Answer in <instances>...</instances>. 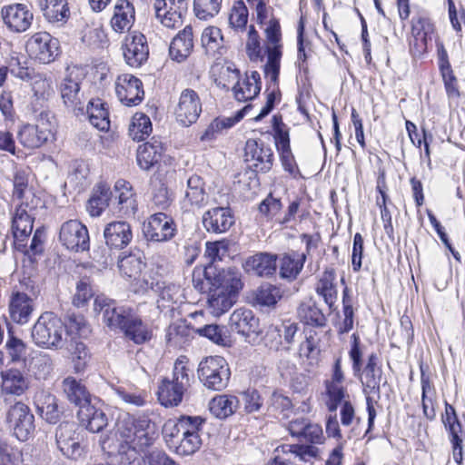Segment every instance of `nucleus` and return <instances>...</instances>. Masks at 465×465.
I'll list each match as a JSON object with an SVG mask.
<instances>
[{
	"label": "nucleus",
	"mask_w": 465,
	"mask_h": 465,
	"mask_svg": "<svg viewBox=\"0 0 465 465\" xmlns=\"http://www.w3.org/2000/svg\"><path fill=\"white\" fill-rule=\"evenodd\" d=\"M306 260L304 253H285L280 259V276L293 281L300 274Z\"/></svg>",
	"instance_id": "44"
},
{
	"label": "nucleus",
	"mask_w": 465,
	"mask_h": 465,
	"mask_svg": "<svg viewBox=\"0 0 465 465\" xmlns=\"http://www.w3.org/2000/svg\"><path fill=\"white\" fill-rule=\"evenodd\" d=\"M8 310L13 322L18 324H25L29 322L34 312V302L26 293L14 292L9 298Z\"/></svg>",
	"instance_id": "25"
},
{
	"label": "nucleus",
	"mask_w": 465,
	"mask_h": 465,
	"mask_svg": "<svg viewBox=\"0 0 465 465\" xmlns=\"http://www.w3.org/2000/svg\"><path fill=\"white\" fill-rule=\"evenodd\" d=\"M131 287L135 293H144L149 290L158 292L161 281L153 269L146 268L131 282Z\"/></svg>",
	"instance_id": "52"
},
{
	"label": "nucleus",
	"mask_w": 465,
	"mask_h": 465,
	"mask_svg": "<svg viewBox=\"0 0 465 465\" xmlns=\"http://www.w3.org/2000/svg\"><path fill=\"white\" fill-rule=\"evenodd\" d=\"M123 54L130 66H141L147 60L149 54L145 36L139 33L128 35L123 45Z\"/></svg>",
	"instance_id": "22"
},
{
	"label": "nucleus",
	"mask_w": 465,
	"mask_h": 465,
	"mask_svg": "<svg viewBox=\"0 0 465 465\" xmlns=\"http://www.w3.org/2000/svg\"><path fill=\"white\" fill-rule=\"evenodd\" d=\"M64 323L54 312H45L40 315L32 329L34 342L45 349H60L64 343Z\"/></svg>",
	"instance_id": "2"
},
{
	"label": "nucleus",
	"mask_w": 465,
	"mask_h": 465,
	"mask_svg": "<svg viewBox=\"0 0 465 465\" xmlns=\"http://www.w3.org/2000/svg\"><path fill=\"white\" fill-rule=\"evenodd\" d=\"M189 369L183 361H177L173 367L172 380L163 379L159 385L157 395L160 403L165 407L181 403L184 391L190 386Z\"/></svg>",
	"instance_id": "3"
},
{
	"label": "nucleus",
	"mask_w": 465,
	"mask_h": 465,
	"mask_svg": "<svg viewBox=\"0 0 465 465\" xmlns=\"http://www.w3.org/2000/svg\"><path fill=\"white\" fill-rule=\"evenodd\" d=\"M64 326L68 333L78 335L79 337H86L90 332L86 321L81 314H68Z\"/></svg>",
	"instance_id": "63"
},
{
	"label": "nucleus",
	"mask_w": 465,
	"mask_h": 465,
	"mask_svg": "<svg viewBox=\"0 0 465 465\" xmlns=\"http://www.w3.org/2000/svg\"><path fill=\"white\" fill-rule=\"evenodd\" d=\"M198 376L207 389L222 391L225 389L229 383L231 371L224 358L211 356L200 362Z\"/></svg>",
	"instance_id": "4"
},
{
	"label": "nucleus",
	"mask_w": 465,
	"mask_h": 465,
	"mask_svg": "<svg viewBox=\"0 0 465 465\" xmlns=\"http://www.w3.org/2000/svg\"><path fill=\"white\" fill-rule=\"evenodd\" d=\"M159 298L157 299V305L160 309H173V305L178 303L181 300L180 287L161 282V287L158 292Z\"/></svg>",
	"instance_id": "54"
},
{
	"label": "nucleus",
	"mask_w": 465,
	"mask_h": 465,
	"mask_svg": "<svg viewBox=\"0 0 465 465\" xmlns=\"http://www.w3.org/2000/svg\"><path fill=\"white\" fill-rule=\"evenodd\" d=\"M62 388L67 399L81 408V405L90 402V395L83 385L74 377H67L62 382Z\"/></svg>",
	"instance_id": "48"
},
{
	"label": "nucleus",
	"mask_w": 465,
	"mask_h": 465,
	"mask_svg": "<svg viewBox=\"0 0 465 465\" xmlns=\"http://www.w3.org/2000/svg\"><path fill=\"white\" fill-rule=\"evenodd\" d=\"M59 241L66 249L74 252H84L90 246L88 230L78 220H69L61 225Z\"/></svg>",
	"instance_id": "10"
},
{
	"label": "nucleus",
	"mask_w": 465,
	"mask_h": 465,
	"mask_svg": "<svg viewBox=\"0 0 465 465\" xmlns=\"http://www.w3.org/2000/svg\"><path fill=\"white\" fill-rule=\"evenodd\" d=\"M122 331L125 337L136 344H143L150 341L153 335L150 326L143 322L134 311Z\"/></svg>",
	"instance_id": "37"
},
{
	"label": "nucleus",
	"mask_w": 465,
	"mask_h": 465,
	"mask_svg": "<svg viewBox=\"0 0 465 465\" xmlns=\"http://www.w3.org/2000/svg\"><path fill=\"white\" fill-rule=\"evenodd\" d=\"M193 28L187 25L173 39L169 48L172 59L182 62L190 55L193 47Z\"/></svg>",
	"instance_id": "32"
},
{
	"label": "nucleus",
	"mask_w": 465,
	"mask_h": 465,
	"mask_svg": "<svg viewBox=\"0 0 465 465\" xmlns=\"http://www.w3.org/2000/svg\"><path fill=\"white\" fill-rule=\"evenodd\" d=\"M113 193L106 183H98L88 201L87 209L90 215L94 217L100 216L103 211L109 205Z\"/></svg>",
	"instance_id": "46"
},
{
	"label": "nucleus",
	"mask_w": 465,
	"mask_h": 465,
	"mask_svg": "<svg viewBox=\"0 0 465 465\" xmlns=\"http://www.w3.org/2000/svg\"><path fill=\"white\" fill-rule=\"evenodd\" d=\"M267 63L264 65L265 77L276 83L280 74L282 58V32L279 20L270 19L265 28Z\"/></svg>",
	"instance_id": "5"
},
{
	"label": "nucleus",
	"mask_w": 465,
	"mask_h": 465,
	"mask_svg": "<svg viewBox=\"0 0 465 465\" xmlns=\"http://www.w3.org/2000/svg\"><path fill=\"white\" fill-rule=\"evenodd\" d=\"M1 16L5 25L13 33H24L33 23L34 14L25 4H11L1 9Z\"/></svg>",
	"instance_id": "17"
},
{
	"label": "nucleus",
	"mask_w": 465,
	"mask_h": 465,
	"mask_svg": "<svg viewBox=\"0 0 465 465\" xmlns=\"http://www.w3.org/2000/svg\"><path fill=\"white\" fill-rule=\"evenodd\" d=\"M297 315L302 322L313 327H323L326 325V317L312 299L300 303L297 308Z\"/></svg>",
	"instance_id": "43"
},
{
	"label": "nucleus",
	"mask_w": 465,
	"mask_h": 465,
	"mask_svg": "<svg viewBox=\"0 0 465 465\" xmlns=\"http://www.w3.org/2000/svg\"><path fill=\"white\" fill-rule=\"evenodd\" d=\"M280 289L272 284H263L255 292V301L262 306H272L281 299Z\"/></svg>",
	"instance_id": "58"
},
{
	"label": "nucleus",
	"mask_w": 465,
	"mask_h": 465,
	"mask_svg": "<svg viewBox=\"0 0 465 465\" xmlns=\"http://www.w3.org/2000/svg\"><path fill=\"white\" fill-rule=\"evenodd\" d=\"M235 296L213 289L208 300L209 308L213 315L219 316L227 312L234 303Z\"/></svg>",
	"instance_id": "55"
},
{
	"label": "nucleus",
	"mask_w": 465,
	"mask_h": 465,
	"mask_svg": "<svg viewBox=\"0 0 465 465\" xmlns=\"http://www.w3.org/2000/svg\"><path fill=\"white\" fill-rule=\"evenodd\" d=\"M229 326L249 342L254 341L261 333L259 319L252 311L245 308L237 309L231 314Z\"/></svg>",
	"instance_id": "18"
},
{
	"label": "nucleus",
	"mask_w": 465,
	"mask_h": 465,
	"mask_svg": "<svg viewBox=\"0 0 465 465\" xmlns=\"http://www.w3.org/2000/svg\"><path fill=\"white\" fill-rule=\"evenodd\" d=\"M208 201L204 182L198 175L191 176L187 181V189L183 199L184 206L202 208Z\"/></svg>",
	"instance_id": "33"
},
{
	"label": "nucleus",
	"mask_w": 465,
	"mask_h": 465,
	"mask_svg": "<svg viewBox=\"0 0 465 465\" xmlns=\"http://www.w3.org/2000/svg\"><path fill=\"white\" fill-rule=\"evenodd\" d=\"M163 435L166 445L173 450L183 436L180 420H168L163 427Z\"/></svg>",
	"instance_id": "62"
},
{
	"label": "nucleus",
	"mask_w": 465,
	"mask_h": 465,
	"mask_svg": "<svg viewBox=\"0 0 465 465\" xmlns=\"http://www.w3.org/2000/svg\"><path fill=\"white\" fill-rule=\"evenodd\" d=\"M1 394L4 397H19L25 393L30 386V379L17 369L1 372Z\"/></svg>",
	"instance_id": "23"
},
{
	"label": "nucleus",
	"mask_w": 465,
	"mask_h": 465,
	"mask_svg": "<svg viewBox=\"0 0 465 465\" xmlns=\"http://www.w3.org/2000/svg\"><path fill=\"white\" fill-rule=\"evenodd\" d=\"M35 405L39 415L48 423L55 424L59 421L62 411L54 395L41 391L35 396Z\"/></svg>",
	"instance_id": "28"
},
{
	"label": "nucleus",
	"mask_w": 465,
	"mask_h": 465,
	"mask_svg": "<svg viewBox=\"0 0 465 465\" xmlns=\"http://www.w3.org/2000/svg\"><path fill=\"white\" fill-rule=\"evenodd\" d=\"M118 268L121 274L133 282L146 269L144 256L140 251L132 252L119 259Z\"/></svg>",
	"instance_id": "36"
},
{
	"label": "nucleus",
	"mask_w": 465,
	"mask_h": 465,
	"mask_svg": "<svg viewBox=\"0 0 465 465\" xmlns=\"http://www.w3.org/2000/svg\"><path fill=\"white\" fill-rule=\"evenodd\" d=\"M335 280L336 274L334 270L326 269L316 284V292L323 298L324 302L329 306L330 310H333L337 300L338 292Z\"/></svg>",
	"instance_id": "41"
},
{
	"label": "nucleus",
	"mask_w": 465,
	"mask_h": 465,
	"mask_svg": "<svg viewBox=\"0 0 465 465\" xmlns=\"http://www.w3.org/2000/svg\"><path fill=\"white\" fill-rule=\"evenodd\" d=\"M213 286L215 290L236 297L242 287L239 272L232 269H223L214 277Z\"/></svg>",
	"instance_id": "38"
},
{
	"label": "nucleus",
	"mask_w": 465,
	"mask_h": 465,
	"mask_svg": "<svg viewBox=\"0 0 465 465\" xmlns=\"http://www.w3.org/2000/svg\"><path fill=\"white\" fill-rule=\"evenodd\" d=\"M156 19L167 28L181 26L188 10L186 0H154Z\"/></svg>",
	"instance_id": "11"
},
{
	"label": "nucleus",
	"mask_w": 465,
	"mask_h": 465,
	"mask_svg": "<svg viewBox=\"0 0 465 465\" xmlns=\"http://www.w3.org/2000/svg\"><path fill=\"white\" fill-rule=\"evenodd\" d=\"M234 223V217L230 208L215 207L203 213V224L209 232L223 233Z\"/></svg>",
	"instance_id": "24"
},
{
	"label": "nucleus",
	"mask_w": 465,
	"mask_h": 465,
	"mask_svg": "<svg viewBox=\"0 0 465 465\" xmlns=\"http://www.w3.org/2000/svg\"><path fill=\"white\" fill-rule=\"evenodd\" d=\"M134 8L129 1H117L111 19L112 28L117 33L129 31L134 22Z\"/></svg>",
	"instance_id": "34"
},
{
	"label": "nucleus",
	"mask_w": 465,
	"mask_h": 465,
	"mask_svg": "<svg viewBox=\"0 0 465 465\" xmlns=\"http://www.w3.org/2000/svg\"><path fill=\"white\" fill-rule=\"evenodd\" d=\"M202 46L208 55L216 59L221 57L226 50L221 29L215 26L206 27L202 34Z\"/></svg>",
	"instance_id": "39"
},
{
	"label": "nucleus",
	"mask_w": 465,
	"mask_h": 465,
	"mask_svg": "<svg viewBox=\"0 0 465 465\" xmlns=\"http://www.w3.org/2000/svg\"><path fill=\"white\" fill-rule=\"evenodd\" d=\"M94 296V292L88 279L80 280L75 288V293L73 297V304L78 308L87 304Z\"/></svg>",
	"instance_id": "64"
},
{
	"label": "nucleus",
	"mask_w": 465,
	"mask_h": 465,
	"mask_svg": "<svg viewBox=\"0 0 465 465\" xmlns=\"http://www.w3.org/2000/svg\"><path fill=\"white\" fill-rule=\"evenodd\" d=\"M338 408H340L339 415L341 426L343 428H351L347 434V439H360L361 431H358V427L361 423V418L356 415L353 404L351 401H344L341 405H339Z\"/></svg>",
	"instance_id": "47"
},
{
	"label": "nucleus",
	"mask_w": 465,
	"mask_h": 465,
	"mask_svg": "<svg viewBox=\"0 0 465 465\" xmlns=\"http://www.w3.org/2000/svg\"><path fill=\"white\" fill-rule=\"evenodd\" d=\"M6 419L14 434L21 441L26 440L35 430V416L30 408L21 401L11 406Z\"/></svg>",
	"instance_id": "12"
},
{
	"label": "nucleus",
	"mask_w": 465,
	"mask_h": 465,
	"mask_svg": "<svg viewBox=\"0 0 465 465\" xmlns=\"http://www.w3.org/2000/svg\"><path fill=\"white\" fill-rule=\"evenodd\" d=\"M45 18L50 23H64L70 15L67 0H36Z\"/></svg>",
	"instance_id": "35"
},
{
	"label": "nucleus",
	"mask_w": 465,
	"mask_h": 465,
	"mask_svg": "<svg viewBox=\"0 0 465 465\" xmlns=\"http://www.w3.org/2000/svg\"><path fill=\"white\" fill-rule=\"evenodd\" d=\"M155 435V424L148 416L123 413L116 420L112 436L101 440V447L109 455L121 456L122 462H130L153 443Z\"/></svg>",
	"instance_id": "1"
},
{
	"label": "nucleus",
	"mask_w": 465,
	"mask_h": 465,
	"mask_svg": "<svg viewBox=\"0 0 465 465\" xmlns=\"http://www.w3.org/2000/svg\"><path fill=\"white\" fill-rule=\"evenodd\" d=\"M143 234L148 241L155 242H168L177 232L173 219L164 213L152 214L143 224Z\"/></svg>",
	"instance_id": "9"
},
{
	"label": "nucleus",
	"mask_w": 465,
	"mask_h": 465,
	"mask_svg": "<svg viewBox=\"0 0 465 465\" xmlns=\"http://www.w3.org/2000/svg\"><path fill=\"white\" fill-rule=\"evenodd\" d=\"M82 80L83 74L79 68H68L59 86L64 104L74 110L84 111L83 94L80 91Z\"/></svg>",
	"instance_id": "13"
},
{
	"label": "nucleus",
	"mask_w": 465,
	"mask_h": 465,
	"mask_svg": "<svg viewBox=\"0 0 465 465\" xmlns=\"http://www.w3.org/2000/svg\"><path fill=\"white\" fill-rule=\"evenodd\" d=\"M34 218L26 210V206L20 204L15 208L12 220V232L15 240L23 242L33 231Z\"/></svg>",
	"instance_id": "40"
},
{
	"label": "nucleus",
	"mask_w": 465,
	"mask_h": 465,
	"mask_svg": "<svg viewBox=\"0 0 465 465\" xmlns=\"http://www.w3.org/2000/svg\"><path fill=\"white\" fill-rule=\"evenodd\" d=\"M223 0H194L193 8L199 19L207 20L216 15L221 9Z\"/></svg>",
	"instance_id": "57"
},
{
	"label": "nucleus",
	"mask_w": 465,
	"mask_h": 465,
	"mask_svg": "<svg viewBox=\"0 0 465 465\" xmlns=\"http://www.w3.org/2000/svg\"><path fill=\"white\" fill-rule=\"evenodd\" d=\"M226 71L231 73L232 79L237 82L232 87L235 98L240 102H246L255 98L261 91V77L257 71L246 74L245 77L240 79V71L232 66H227Z\"/></svg>",
	"instance_id": "20"
},
{
	"label": "nucleus",
	"mask_w": 465,
	"mask_h": 465,
	"mask_svg": "<svg viewBox=\"0 0 465 465\" xmlns=\"http://www.w3.org/2000/svg\"><path fill=\"white\" fill-rule=\"evenodd\" d=\"M55 442L62 454L72 460L79 459L84 451L83 436L73 422H63L56 428Z\"/></svg>",
	"instance_id": "6"
},
{
	"label": "nucleus",
	"mask_w": 465,
	"mask_h": 465,
	"mask_svg": "<svg viewBox=\"0 0 465 465\" xmlns=\"http://www.w3.org/2000/svg\"><path fill=\"white\" fill-rule=\"evenodd\" d=\"M325 391L327 395V408L331 412H335L344 401H350V395L343 383L325 382Z\"/></svg>",
	"instance_id": "53"
},
{
	"label": "nucleus",
	"mask_w": 465,
	"mask_h": 465,
	"mask_svg": "<svg viewBox=\"0 0 465 465\" xmlns=\"http://www.w3.org/2000/svg\"><path fill=\"white\" fill-rule=\"evenodd\" d=\"M276 451H282L284 454H294L305 462H309L312 459H320L322 454V450L320 447L303 444H283L278 447Z\"/></svg>",
	"instance_id": "50"
},
{
	"label": "nucleus",
	"mask_w": 465,
	"mask_h": 465,
	"mask_svg": "<svg viewBox=\"0 0 465 465\" xmlns=\"http://www.w3.org/2000/svg\"><path fill=\"white\" fill-rule=\"evenodd\" d=\"M379 359L375 353L368 357L366 365L361 370L360 379L364 391L369 394H379L382 380V370L378 364Z\"/></svg>",
	"instance_id": "26"
},
{
	"label": "nucleus",
	"mask_w": 465,
	"mask_h": 465,
	"mask_svg": "<svg viewBox=\"0 0 465 465\" xmlns=\"http://www.w3.org/2000/svg\"><path fill=\"white\" fill-rule=\"evenodd\" d=\"M77 417L81 425L94 433L101 431L108 423L106 414L91 402L81 405Z\"/></svg>",
	"instance_id": "30"
},
{
	"label": "nucleus",
	"mask_w": 465,
	"mask_h": 465,
	"mask_svg": "<svg viewBox=\"0 0 465 465\" xmlns=\"http://www.w3.org/2000/svg\"><path fill=\"white\" fill-rule=\"evenodd\" d=\"M153 126L150 118L143 113L134 114L129 125V136L134 141H143L150 135Z\"/></svg>",
	"instance_id": "51"
},
{
	"label": "nucleus",
	"mask_w": 465,
	"mask_h": 465,
	"mask_svg": "<svg viewBox=\"0 0 465 465\" xmlns=\"http://www.w3.org/2000/svg\"><path fill=\"white\" fill-rule=\"evenodd\" d=\"M153 205L159 210H167L173 201V194L162 181L153 183L152 198Z\"/></svg>",
	"instance_id": "56"
},
{
	"label": "nucleus",
	"mask_w": 465,
	"mask_h": 465,
	"mask_svg": "<svg viewBox=\"0 0 465 465\" xmlns=\"http://www.w3.org/2000/svg\"><path fill=\"white\" fill-rule=\"evenodd\" d=\"M195 331L200 336L206 337L218 345L225 346L229 342L224 327L217 324H207L203 327L197 328Z\"/></svg>",
	"instance_id": "59"
},
{
	"label": "nucleus",
	"mask_w": 465,
	"mask_h": 465,
	"mask_svg": "<svg viewBox=\"0 0 465 465\" xmlns=\"http://www.w3.org/2000/svg\"><path fill=\"white\" fill-rule=\"evenodd\" d=\"M163 151L162 142L155 138H152L150 142L140 145L137 150V163L139 166L143 170H149L161 161Z\"/></svg>",
	"instance_id": "31"
},
{
	"label": "nucleus",
	"mask_w": 465,
	"mask_h": 465,
	"mask_svg": "<svg viewBox=\"0 0 465 465\" xmlns=\"http://www.w3.org/2000/svg\"><path fill=\"white\" fill-rule=\"evenodd\" d=\"M248 21V9L244 3L236 1L229 15V24L234 29H244Z\"/></svg>",
	"instance_id": "61"
},
{
	"label": "nucleus",
	"mask_w": 465,
	"mask_h": 465,
	"mask_svg": "<svg viewBox=\"0 0 465 465\" xmlns=\"http://www.w3.org/2000/svg\"><path fill=\"white\" fill-rule=\"evenodd\" d=\"M94 310L102 313L104 322L111 329L124 330L129 321L134 310L130 307H117L114 301L104 296H97L94 299Z\"/></svg>",
	"instance_id": "7"
},
{
	"label": "nucleus",
	"mask_w": 465,
	"mask_h": 465,
	"mask_svg": "<svg viewBox=\"0 0 465 465\" xmlns=\"http://www.w3.org/2000/svg\"><path fill=\"white\" fill-rule=\"evenodd\" d=\"M115 92L121 103L127 106L139 104L144 96L142 81L129 74H123L117 77Z\"/></svg>",
	"instance_id": "19"
},
{
	"label": "nucleus",
	"mask_w": 465,
	"mask_h": 465,
	"mask_svg": "<svg viewBox=\"0 0 465 465\" xmlns=\"http://www.w3.org/2000/svg\"><path fill=\"white\" fill-rule=\"evenodd\" d=\"M276 254L259 252L246 259L244 269L247 272L257 276H271L276 272Z\"/></svg>",
	"instance_id": "29"
},
{
	"label": "nucleus",
	"mask_w": 465,
	"mask_h": 465,
	"mask_svg": "<svg viewBox=\"0 0 465 465\" xmlns=\"http://www.w3.org/2000/svg\"><path fill=\"white\" fill-rule=\"evenodd\" d=\"M240 401L234 395L221 394L213 397L209 402L211 413L218 419L232 416L239 408Z\"/></svg>",
	"instance_id": "42"
},
{
	"label": "nucleus",
	"mask_w": 465,
	"mask_h": 465,
	"mask_svg": "<svg viewBox=\"0 0 465 465\" xmlns=\"http://www.w3.org/2000/svg\"><path fill=\"white\" fill-rule=\"evenodd\" d=\"M28 54L42 64L53 62L59 53V41L46 32L33 35L26 42Z\"/></svg>",
	"instance_id": "8"
},
{
	"label": "nucleus",
	"mask_w": 465,
	"mask_h": 465,
	"mask_svg": "<svg viewBox=\"0 0 465 465\" xmlns=\"http://www.w3.org/2000/svg\"><path fill=\"white\" fill-rule=\"evenodd\" d=\"M243 111H239L234 116H220L213 119L202 134L201 140H214L218 135L223 134V132L232 128L235 124L241 121L243 118Z\"/></svg>",
	"instance_id": "45"
},
{
	"label": "nucleus",
	"mask_w": 465,
	"mask_h": 465,
	"mask_svg": "<svg viewBox=\"0 0 465 465\" xmlns=\"http://www.w3.org/2000/svg\"><path fill=\"white\" fill-rule=\"evenodd\" d=\"M52 134L51 124L45 119L44 113L35 124L23 125L17 134L19 143L25 148L35 149L47 142Z\"/></svg>",
	"instance_id": "16"
},
{
	"label": "nucleus",
	"mask_w": 465,
	"mask_h": 465,
	"mask_svg": "<svg viewBox=\"0 0 465 465\" xmlns=\"http://www.w3.org/2000/svg\"><path fill=\"white\" fill-rule=\"evenodd\" d=\"M86 114L89 121L100 131H106L110 128L109 114L104 104L100 100L90 101L86 107Z\"/></svg>",
	"instance_id": "49"
},
{
	"label": "nucleus",
	"mask_w": 465,
	"mask_h": 465,
	"mask_svg": "<svg viewBox=\"0 0 465 465\" xmlns=\"http://www.w3.org/2000/svg\"><path fill=\"white\" fill-rule=\"evenodd\" d=\"M244 160L254 172L267 173L273 164V153L262 141L250 139L245 143Z\"/></svg>",
	"instance_id": "15"
},
{
	"label": "nucleus",
	"mask_w": 465,
	"mask_h": 465,
	"mask_svg": "<svg viewBox=\"0 0 465 465\" xmlns=\"http://www.w3.org/2000/svg\"><path fill=\"white\" fill-rule=\"evenodd\" d=\"M133 237L132 226L125 221L111 222L104 229V242L111 250H122L127 247Z\"/></svg>",
	"instance_id": "21"
},
{
	"label": "nucleus",
	"mask_w": 465,
	"mask_h": 465,
	"mask_svg": "<svg viewBox=\"0 0 465 465\" xmlns=\"http://www.w3.org/2000/svg\"><path fill=\"white\" fill-rule=\"evenodd\" d=\"M114 189L116 193L117 208L122 215H134L137 212V201L132 184L124 179H119L115 182Z\"/></svg>",
	"instance_id": "27"
},
{
	"label": "nucleus",
	"mask_w": 465,
	"mask_h": 465,
	"mask_svg": "<svg viewBox=\"0 0 465 465\" xmlns=\"http://www.w3.org/2000/svg\"><path fill=\"white\" fill-rule=\"evenodd\" d=\"M202 113V103L198 94L190 88L182 91L174 108L176 121L183 126L194 124Z\"/></svg>",
	"instance_id": "14"
},
{
	"label": "nucleus",
	"mask_w": 465,
	"mask_h": 465,
	"mask_svg": "<svg viewBox=\"0 0 465 465\" xmlns=\"http://www.w3.org/2000/svg\"><path fill=\"white\" fill-rule=\"evenodd\" d=\"M201 445L200 434L183 435L173 450L178 455L188 456L196 452Z\"/></svg>",
	"instance_id": "60"
}]
</instances>
